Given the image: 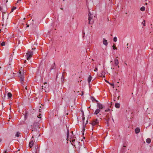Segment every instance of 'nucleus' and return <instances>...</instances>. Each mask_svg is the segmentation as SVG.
Returning a JSON list of instances; mask_svg holds the SVG:
<instances>
[{"mask_svg":"<svg viewBox=\"0 0 153 153\" xmlns=\"http://www.w3.org/2000/svg\"><path fill=\"white\" fill-rule=\"evenodd\" d=\"M69 134V131L68 129H67V138H68Z\"/></svg>","mask_w":153,"mask_h":153,"instance_id":"nucleus-19","label":"nucleus"},{"mask_svg":"<svg viewBox=\"0 0 153 153\" xmlns=\"http://www.w3.org/2000/svg\"><path fill=\"white\" fill-rule=\"evenodd\" d=\"M120 105L119 103H117L115 104V106L117 108H119L120 107Z\"/></svg>","mask_w":153,"mask_h":153,"instance_id":"nucleus-13","label":"nucleus"},{"mask_svg":"<svg viewBox=\"0 0 153 153\" xmlns=\"http://www.w3.org/2000/svg\"><path fill=\"white\" fill-rule=\"evenodd\" d=\"M34 144V142L33 140H31L29 143V146L30 148H31L33 146Z\"/></svg>","mask_w":153,"mask_h":153,"instance_id":"nucleus-10","label":"nucleus"},{"mask_svg":"<svg viewBox=\"0 0 153 153\" xmlns=\"http://www.w3.org/2000/svg\"><path fill=\"white\" fill-rule=\"evenodd\" d=\"M100 109H97L94 112V114L97 115V114L100 111Z\"/></svg>","mask_w":153,"mask_h":153,"instance_id":"nucleus-12","label":"nucleus"},{"mask_svg":"<svg viewBox=\"0 0 153 153\" xmlns=\"http://www.w3.org/2000/svg\"><path fill=\"white\" fill-rule=\"evenodd\" d=\"M98 71V69L97 68H95V69L94 70V71Z\"/></svg>","mask_w":153,"mask_h":153,"instance_id":"nucleus-28","label":"nucleus"},{"mask_svg":"<svg viewBox=\"0 0 153 153\" xmlns=\"http://www.w3.org/2000/svg\"><path fill=\"white\" fill-rule=\"evenodd\" d=\"M119 97H119H119H118V99H119Z\"/></svg>","mask_w":153,"mask_h":153,"instance_id":"nucleus-50","label":"nucleus"},{"mask_svg":"<svg viewBox=\"0 0 153 153\" xmlns=\"http://www.w3.org/2000/svg\"><path fill=\"white\" fill-rule=\"evenodd\" d=\"M112 119L113 120H113V118H112Z\"/></svg>","mask_w":153,"mask_h":153,"instance_id":"nucleus-54","label":"nucleus"},{"mask_svg":"<svg viewBox=\"0 0 153 153\" xmlns=\"http://www.w3.org/2000/svg\"><path fill=\"white\" fill-rule=\"evenodd\" d=\"M70 142H72V143H71V144L72 145H73L74 146H75V143H74V142L75 141V139H72L71 140H71H70Z\"/></svg>","mask_w":153,"mask_h":153,"instance_id":"nucleus-17","label":"nucleus"},{"mask_svg":"<svg viewBox=\"0 0 153 153\" xmlns=\"http://www.w3.org/2000/svg\"><path fill=\"white\" fill-rule=\"evenodd\" d=\"M146 142L147 143H151V140L150 138H148L146 139Z\"/></svg>","mask_w":153,"mask_h":153,"instance_id":"nucleus-20","label":"nucleus"},{"mask_svg":"<svg viewBox=\"0 0 153 153\" xmlns=\"http://www.w3.org/2000/svg\"><path fill=\"white\" fill-rule=\"evenodd\" d=\"M125 64H126V65H127V64H126V62L125 63Z\"/></svg>","mask_w":153,"mask_h":153,"instance_id":"nucleus-48","label":"nucleus"},{"mask_svg":"<svg viewBox=\"0 0 153 153\" xmlns=\"http://www.w3.org/2000/svg\"><path fill=\"white\" fill-rule=\"evenodd\" d=\"M110 111V109L108 108L105 110V112L108 111Z\"/></svg>","mask_w":153,"mask_h":153,"instance_id":"nucleus-29","label":"nucleus"},{"mask_svg":"<svg viewBox=\"0 0 153 153\" xmlns=\"http://www.w3.org/2000/svg\"><path fill=\"white\" fill-rule=\"evenodd\" d=\"M41 115V114H40L39 115V116H37V117L38 118H41V117H40V116Z\"/></svg>","mask_w":153,"mask_h":153,"instance_id":"nucleus-31","label":"nucleus"},{"mask_svg":"<svg viewBox=\"0 0 153 153\" xmlns=\"http://www.w3.org/2000/svg\"><path fill=\"white\" fill-rule=\"evenodd\" d=\"M113 40L114 42H116L117 41V38L116 37L114 38Z\"/></svg>","mask_w":153,"mask_h":153,"instance_id":"nucleus-25","label":"nucleus"},{"mask_svg":"<svg viewBox=\"0 0 153 153\" xmlns=\"http://www.w3.org/2000/svg\"><path fill=\"white\" fill-rule=\"evenodd\" d=\"M111 85V86H112L114 87V84L113 83H112V84H110Z\"/></svg>","mask_w":153,"mask_h":153,"instance_id":"nucleus-32","label":"nucleus"},{"mask_svg":"<svg viewBox=\"0 0 153 153\" xmlns=\"http://www.w3.org/2000/svg\"><path fill=\"white\" fill-rule=\"evenodd\" d=\"M61 10H63V8H61Z\"/></svg>","mask_w":153,"mask_h":153,"instance_id":"nucleus-45","label":"nucleus"},{"mask_svg":"<svg viewBox=\"0 0 153 153\" xmlns=\"http://www.w3.org/2000/svg\"><path fill=\"white\" fill-rule=\"evenodd\" d=\"M25 89H26V90H27V88L26 87H25Z\"/></svg>","mask_w":153,"mask_h":153,"instance_id":"nucleus-41","label":"nucleus"},{"mask_svg":"<svg viewBox=\"0 0 153 153\" xmlns=\"http://www.w3.org/2000/svg\"><path fill=\"white\" fill-rule=\"evenodd\" d=\"M29 27V25H27V27Z\"/></svg>","mask_w":153,"mask_h":153,"instance_id":"nucleus-37","label":"nucleus"},{"mask_svg":"<svg viewBox=\"0 0 153 153\" xmlns=\"http://www.w3.org/2000/svg\"><path fill=\"white\" fill-rule=\"evenodd\" d=\"M18 76L20 77V80L22 84H23L24 81V72L22 67H21L19 70Z\"/></svg>","mask_w":153,"mask_h":153,"instance_id":"nucleus-1","label":"nucleus"},{"mask_svg":"<svg viewBox=\"0 0 153 153\" xmlns=\"http://www.w3.org/2000/svg\"><path fill=\"white\" fill-rule=\"evenodd\" d=\"M39 125V123L38 122H35L33 125V128H38Z\"/></svg>","mask_w":153,"mask_h":153,"instance_id":"nucleus-9","label":"nucleus"},{"mask_svg":"<svg viewBox=\"0 0 153 153\" xmlns=\"http://www.w3.org/2000/svg\"><path fill=\"white\" fill-rule=\"evenodd\" d=\"M99 123V121L97 119H95L93 120L91 124L93 126L98 124Z\"/></svg>","mask_w":153,"mask_h":153,"instance_id":"nucleus-6","label":"nucleus"},{"mask_svg":"<svg viewBox=\"0 0 153 153\" xmlns=\"http://www.w3.org/2000/svg\"><path fill=\"white\" fill-rule=\"evenodd\" d=\"M30 14L28 15V16H30Z\"/></svg>","mask_w":153,"mask_h":153,"instance_id":"nucleus-51","label":"nucleus"},{"mask_svg":"<svg viewBox=\"0 0 153 153\" xmlns=\"http://www.w3.org/2000/svg\"><path fill=\"white\" fill-rule=\"evenodd\" d=\"M32 49L33 50H35V48H33Z\"/></svg>","mask_w":153,"mask_h":153,"instance_id":"nucleus-42","label":"nucleus"},{"mask_svg":"<svg viewBox=\"0 0 153 153\" xmlns=\"http://www.w3.org/2000/svg\"><path fill=\"white\" fill-rule=\"evenodd\" d=\"M1 7L0 6V11L1 10Z\"/></svg>","mask_w":153,"mask_h":153,"instance_id":"nucleus-36","label":"nucleus"},{"mask_svg":"<svg viewBox=\"0 0 153 153\" xmlns=\"http://www.w3.org/2000/svg\"><path fill=\"white\" fill-rule=\"evenodd\" d=\"M145 10V8L143 6L142 7H141L140 8V10L143 11H144Z\"/></svg>","mask_w":153,"mask_h":153,"instance_id":"nucleus-21","label":"nucleus"},{"mask_svg":"<svg viewBox=\"0 0 153 153\" xmlns=\"http://www.w3.org/2000/svg\"><path fill=\"white\" fill-rule=\"evenodd\" d=\"M64 77L62 76V77L61 78V80L62 81H64Z\"/></svg>","mask_w":153,"mask_h":153,"instance_id":"nucleus-30","label":"nucleus"},{"mask_svg":"<svg viewBox=\"0 0 153 153\" xmlns=\"http://www.w3.org/2000/svg\"><path fill=\"white\" fill-rule=\"evenodd\" d=\"M123 147H125L126 146H123Z\"/></svg>","mask_w":153,"mask_h":153,"instance_id":"nucleus-44","label":"nucleus"},{"mask_svg":"<svg viewBox=\"0 0 153 153\" xmlns=\"http://www.w3.org/2000/svg\"><path fill=\"white\" fill-rule=\"evenodd\" d=\"M145 1H147V0H145Z\"/></svg>","mask_w":153,"mask_h":153,"instance_id":"nucleus-56","label":"nucleus"},{"mask_svg":"<svg viewBox=\"0 0 153 153\" xmlns=\"http://www.w3.org/2000/svg\"><path fill=\"white\" fill-rule=\"evenodd\" d=\"M12 94L11 93L9 92L7 94V96H8V99H9L10 98H11L12 97Z\"/></svg>","mask_w":153,"mask_h":153,"instance_id":"nucleus-18","label":"nucleus"},{"mask_svg":"<svg viewBox=\"0 0 153 153\" xmlns=\"http://www.w3.org/2000/svg\"><path fill=\"white\" fill-rule=\"evenodd\" d=\"M91 100L93 101H94L97 103V102H98V101L97 100H96L95 99L94 97H91Z\"/></svg>","mask_w":153,"mask_h":153,"instance_id":"nucleus-16","label":"nucleus"},{"mask_svg":"<svg viewBox=\"0 0 153 153\" xmlns=\"http://www.w3.org/2000/svg\"><path fill=\"white\" fill-rule=\"evenodd\" d=\"M25 18H24L23 20H25Z\"/></svg>","mask_w":153,"mask_h":153,"instance_id":"nucleus-46","label":"nucleus"},{"mask_svg":"<svg viewBox=\"0 0 153 153\" xmlns=\"http://www.w3.org/2000/svg\"><path fill=\"white\" fill-rule=\"evenodd\" d=\"M16 9V7H13L11 9V12H13V10Z\"/></svg>","mask_w":153,"mask_h":153,"instance_id":"nucleus-26","label":"nucleus"},{"mask_svg":"<svg viewBox=\"0 0 153 153\" xmlns=\"http://www.w3.org/2000/svg\"><path fill=\"white\" fill-rule=\"evenodd\" d=\"M7 152V150H5L4 152L3 153H6Z\"/></svg>","mask_w":153,"mask_h":153,"instance_id":"nucleus-33","label":"nucleus"},{"mask_svg":"<svg viewBox=\"0 0 153 153\" xmlns=\"http://www.w3.org/2000/svg\"><path fill=\"white\" fill-rule=\"evenodd\" d=\"M71 133H72V134H73V131H72L71 132Z\"/></svg>","mask_w":153,"mask_h":153,"instance_id":"nucleus-47","label":"nucleus"},{"mask_svg":"<svg viewBox=\"0 0 153 153\" xmlns=\"http://www.w3.org/2000/svg\"><path fill=\"white\" fill-rule=\"evenodd\" d=\"M4 95V98L5 97V96H6L5 94Z\"/></svg>","mask_w":153,"mask_h":153,"instance_id":"nucleus-38","label":"nucleus"},{"mask_svg":"<svg viewBox=\"0 0 153 153\" xmlns=\"http://www.w3.org/2000/svg\"><path fill=\"white\" fill-rule=\"evenodd\" d=\"M105 81L106 82L109 83V82L107 80H105Z\"/></svg>","mask_w":153,"mask_h":153,"instance_id":"nucleus-35","label":"nucleus"},{"mask_svg":"<svg viewBox=\"0 0 153 153\" xmlns=\"http://www.w3.org/2000/svg\"><path fill=\"white\" fill-rule=\"evenodd\" d=\"M83 95V91L82 92V94L81 95L82 96Z\"/></svg>","mask_w":153,"mask_h":153,"instance_id":"nucleus-34","label":"nucleus"},{"mask_svg":"<svg viewBox=\"0 0 153 153\" xmlns=\"http://www.w3.org/2000/svg\"><path fill=\"white\" fill-rule=\"evenodd\" d=\"M94 17L95 16H94L93 14L92 13H91L90 12H89L88 20L89 24L92 25L93 24L94 22Z\"/></svg>","mask_w":153,"mask_h":153,"instance_id":"nucleus-2","label":"nucleus"},{"mask_svg":"<svg viewBox=\"0 0 153 153\" xmlns=\"http://www.w3.org/2000/svg\"><path fill=\"white\" fill-rule=\"evenodd\" d=\"M97 107L98 108V109H103L104 108V106L101 104L99 103L98 102L97 103Z\"/></svg>","mask_w":153,"mask_h":153,"instance_id":"nucleus-7","label":"nucleus"},{"mask_svg":"<svg viewBox=\"0 0 153 153\" xmlns=\"http://www.w3.org/2000/svg\"><path fill=\"white\" fill-rule=\"evenodd\" d=\"M20 134V133L19 132H17L16 134V136L17 137H19V134Z\"/></svg>","mask_w":153,"mask_h":153,"instance_id":"nucleus-24","label":"nucleus"},{"mask_svg":"<svg viewBox=\"0 0 153 153\" xmlns=\"http://www.w3.org/2000/svg\"><path fill=\"white\" fill-rule=\"evenodd\" d=\"M140 131V129L138 128H137L135 129V132L136 134L139 133Z\"/></svg>","mask_w":153,"mask_h":153,"instance_id":"nucleus-15","label":"nucleus"},{"mask_svg":"<svg viewBox=\"0 0 153 153\" xmlns=\"http://www.w3.org/2000/svg\"><path fill=\"white\" fill-rule=\"evenodd\" d=\"M7 1H8L7 0H6V3L7 2Z\"/></svg>","mask_w":153,"mask_h":153,"instance_id":"nucleus-43","label":"nucleus"},{"mask_svg":"<svg viewBox=\"0 0 153 153\" xmlns=\"http://www.w3.org/2000/svg\"><path fill=\"white\" fill-rule=\"evenodd\" d=\"M84 119H85V118L84 117L83 118V121H84Z\"/></svg>","mask_w":153,"mask_h":153,"instance_id":"nucleus-40","label":"nucleus"},{"mask_svg":"<svg viewBox=\"0 0 153 153\" xmlns=\"http://www.w3.org/2000/svg\"><path fill=\"white\" fill-rule=\"evenodd\" d=\"M33 51H28L27 52L26 54V56L27 57V60H29V59L31 58L32 56L33 55Z\"/></svg>","mask_w":153,"mask_h":153,"instance_id":"nucleus-4","label":"nucleus"},{"mask_svg":"<svg viewBox=\"0 0 153 153\" xmlns=\"http://www.w3.org/2000/svg\"><path fill=\"white\" fill-rule=\"evenodd\" d=\"M112 117L111 115V114H108L106 116V120L107 121V124L108 126V125L109 123V121L110 120L111 118Z\"/></svg>","mask_w":153,"mask_h":153,"instance_id":"nucleus-5","label":"nucleus"},{"mask_svg":"<svg viewBox=\"0 0 153 153\" xmlns=\"http://www.w3.org/2000/svg\"><path fill=\"white\" fill-rule=\"evenodd\" d=\"M146 4H147V3H146Z\"/></svg>","mask_w":153,"mask_h":153,"instance_id":"nucleus-53","label":"nucleus"},{"mask_svg":"<svg viewBox=\"0 0 153 153\" xmlns=\"http://www.w3.org/2000/svg\"><path fill=\"white\" fill-rule=\"evenodd\" d=\"M112 47H113V49L114 50H115L116 49H117V48L116 47V45H115L114 44V45H113Z\"/></svg>","mask_w":153,"mask_h":153,"instance_id":"nucleus-23","label":"nucleus"},{"mask_svg":"<svg viewBox=\"0 0 153 153\" xmlns=\"http://www.w3.org/2000/svg\"><path fill=\"white\" fill-rule=\"evenodd\" d=\"M103 44L105 46H107L108 45L107 40L105 39H103Z\"/></svg>","mask_w":153,"mask_h":153,"instance_id":"nucleus-11","label":"nucleus"},{"mask_svg":"<svg viewBox=\"0 0 153 153\" xmlns=\"http://www.w3.org/2000/svg\"><path fill=\"white\" fill-rule=\"evenodd\" d=\"M128 44H127V46H128Z\"/></svg>","mask_w":153,"mask_h":153,"instance_id":"nucleus-49","label":"nucleus"},{"mask_svg":"<svg viewBox=\"0 0 153 153\" xmlns=\"http://www.w3.org/2000/svg\"><path fill=\"white\" fill-rule=\"evenodd\" d=\"M5 42H2V43L1 44V45L2 46H4L5 45Z\"/></svg>","mask_w":153,"mask_h":153,"instance_id":"nucleus-27","label":"nucleus"},{"mask_svg":"<svg viewBox=\"0 0 153 153\" xmlns=\"http://www.w3.org/2000/svg\"><path fill=\"white\" fill-rule=\"evenodd\" d=\"M21 0H19V1H20Z\"/></svg>","mask_w":153,"mask_h":153,"instance_id":"nucleus-55","label":"nucleus"},{"mask_svg":"<svg viewBox=\"0 0 153 153\" xmlns=\"http://www.w3.org/2000/svg\"><path fill=\"white\" fill-rule=\"evenodd\" d=\"M142 24L144 26H146L145 20H143V22H142Z\"/></svg>","mask_w":153,"mask_h":153,"instance_id":"nucleus-22","label":"nucleus"},{"mask_svg":"<svg viewBox=\"0 0 153 153\" xmlns=\"http://www.w3.org/2000/svg\"><path fill=\"white\" fill-rule=\"evenodd\" d=\"M44 85L42 86V89H43L45 92L48 91L49 90V85L46 82H44Z\"/></svg>","mask_w":153,"mask_h":153,"instance_id":"nucleus-3","label":"nucleus"},{"mask_svg":"<svg viewBox=\"0 0 153 153\" xmlns=\"http://www.w3.org/2000/svg\"><path fill=\"white\" fill-rule=\"evenodd\" d=\"M92 77L91 76V75H90L88 77V83H90L91 80L92 79Z\"/></svg>","mask_w":153,"mask_h":153,"instance_id":"nucleus-14","label":"nucleus"},{"mask_svg":"<svg viewBox=\"0 0 153 153\" xmlns=\"http://www.w3.org/2000/svg\"><path fill=\"white\" fill-rule=\"evenodd\" d=\"M32 137L33 138V136H32Z\"/></svg>","mask_w":153,"mask_h":153,"instance_id":"nucleus-52","label":"nucleus"},{"mask_svg":"<svg viewBox=\"0 0 153 153\" xmlns=\"http://www.w3.org/2000/svg\"><path fill=\"white\" fill-rule=\"evenodd\" d=\"M40 110H41V109H39V112H41V111H40Z\"/></svg>","mask_w":153,"mask_h":153,"instance_id":"nucleus-39","label":"nucleus"},{"mask_svg":"<svg viewBox=\"0 0 153 153\" xmlns=\"http://www.w3.org/2000/svg\"><path fill=\"white\" fill-rule=\"evenodd\" d=\"M119 64V62L118 59L117 58H115L114 59V64L115 66H117L118 68H119V66L118 65Z\"/></svg>","mask_w":153,"mask_h":153,"instance_id":"nucleus-8","label":"nucleus"}]
</instances>
